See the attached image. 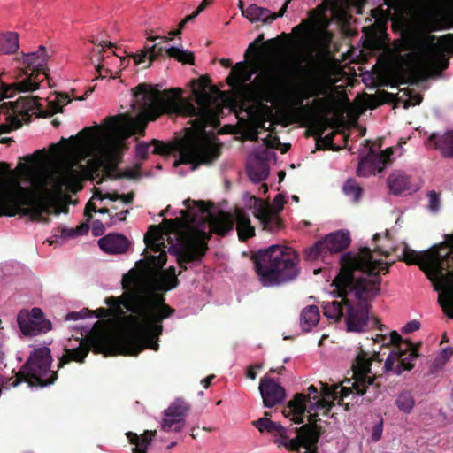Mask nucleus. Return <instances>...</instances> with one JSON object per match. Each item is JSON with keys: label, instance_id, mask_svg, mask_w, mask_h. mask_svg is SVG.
Here are the masks:
<instances>
[{"label": "nucleus", "instance_id": "nucleus-48", "mask_svg": "<svg viewBox=\"0 0 453 453\" xmlns=\"http://www.w3.org/2000/svg\"><path fill=\"white\" fill-rule=\"evenodd\" d=\"M351 394L356 395V390L354 389L353 383L351 384L350 387H347V386H342L341 388L339 387L337 400H339V402L342 401L344 398L348 397Z\"/></svg>", "mask_w": 453, "mask_h": 453}, {"label": "nucleus", "instance_id": "nucleus-62", "mask_svg": "<svg viewBox=\"0 0 453 453\" xmlns=\"http://www.w3.org/2000/svg\"><path fill=\"white\" fill-rule=\"evenodd\" d=\"M430 12H431V8L430 6H428L427 4H425L423 6V15H424V18H428V16L430 15Z\"/></svg>", "mask_w": 453, "mask_h": 453}, {"label": "nucleus", "instance_id": "nucleus-58", "mask_svg": "<svg viewBox=\"0 0 453 453\" xmlns=\"http://www.w3.org/2000/svg\"><path fill=\"white\" fill-rule=\"evenodd\" d=\"M211 0H203V2L199 4L196 9V12L200 14L209 4H211Z\"/></svg>", "mask_w": 453, "mask_h": 453}, {"label": "nucleus", "instance_id": "nucleus-59", "mask_svg": "<svg viewBox=\"0 0 453 453\" xmlns=\"http://www.w3.org/2000/svg\"><path fill=\"white\" fill-rule=\"evenodd\" d=\"M319 311V307L311 303V304H308L305 308H303L302 311L311 312V311Z\"/></svg>", "mask_w": 453, "mask_h": 453}, {"label": "nucleus", "instance_id": "nucleus-2", "mask_svg": "<svg viewBox=\"0 0 453 453\" xmlns=\"http://www.w3.org/2000/svg\"><path fill=\"white\" fill-rule=\"evenodd\" d=\"M172 313H66L65 320H79L85 315L95 322L92 347L105 356H137L145 349L157 350L162 321Z\"/></svg>", "mask_w": 453, "mask_h": 453}, {"label": "nucleus", "instance_id": "nucleus-14", "mask_svg": "<svg viewBox=\"0 0 453 453\" xmlns=\"http://www.w3.org/2000/svg\"><path fill=\"white\" fill-rule=\"evenodd\" d=\"M284 203L285 199L281 194H278L274 197L272 204L254 198V213L265 230L273 232L280 227L281 222L278 214L282 210Z\"/></svg>", "mask_w": 453, "mask_h": 453}, {"label": "nucleus", "instance_id": "nucleus-49", "mask_svg": "<svg viewBox=\"0 0 453 453\" xmlns=\"http://www.w3.org/2000/svg\"><path fill=\"white\" fill-rule=\"evenodd\" d=\"M320 396V391L314 385H311L308 388V394H305V403L309 404L314 399H317Z\"/></svg>", "mask_w": 453, "mask_h": 453}, {"label": "nucleus", "instance_id": "nucleus-53", "mask_svg": "<svg viewBox=\"0 0 453 453\" xmlns=\"http://www.w3.org/2000/svg\"><path fill=\"white\" fill-rule=\"evenodd\" d=\"M199 14L195 12L193 14L187 16L180 24V28L177 31L172 32L171 35H177L180 33V30L185 26V24L192 19H194L196 17H197Z\"/></svg>", "mask_w": 453, "mask_h": 453}, {"label": "nucleus", "instance_id": "nucleus-55", "mask_svg": "<svg viewBox=\"0 0 453 453\" xmlns=\"http://www.w3.org/2000/svg\"><path fill=\"white\" fill-rule=\"evenodd\" d=\"M92 230H93V233H94V234H95V235H99V234H103V233H104V225H103L101 222H99V221H95V222L93 223V228H92Z\"/></svg>", "mask_w": 453, "mask_h": 453}, {"label": "nucleus", "instance_id": "nucleus-39", "mask_svg": "<svg viewBox=\"0 0 453 453\" xmlns=\"http://www.w3.org/2000/svg\"><path fill=\"white\" fill-rule=\"evenodd\" d=\"M184 425V418L172 416H165L161 424V427L162 430H164L165 432L174 431L177 433L182 430Z\"/></svg>", "mask_w": 453, "mask_h": 453}, {"label": "nucleus", "instance_id": "nucleus-37", "mask_svg": "<svg viewBox=\"0 0 453 453\" xmlns=\"http://www.w3.org/2000/svg\"><path fill=\"white\" fill-rule=\"evenodd\" d=\"M189 410L188 403L182 400L173 402L165 411V416H172L183 418Z\"/></svg>", "mask_w": 453, "mask_h": 453}, {"label": "nucleus", "instance_id": "nucleus-4", "mask_svg": "<svg viewBox=\"0 0 453 453\" xmlns=\"http://www.w3.org/2000/svg\"><path fill=\"white\" fill-rule=\"evenodd\" d=\"M18 166L19 176L0 164V216L11 206H26L32 217L46 214V154L37 150Z\"/></svg>", "mask_w": 453, "mask_h": 453}, {"label": "nucleus", "instance_id": "nucleus-60", "mask_svg": "<svg viewBox=\"0 0 453 453\" xmlns=\"http://www.w3.org/2000/svg\"><path fill=\"white\" fill-rule=\"evenodd\" d=\"M388 234H388V231H385V232H384V233H382V234L377 233V234H375L373 235V240H374V241H376V240H378V239H380V238H382V237H383V238H387V239H388Z\"/></svg>", "mask_w": 453, "mask_h": 453}, {"label": "nucleus", "instance_id": "nucleus-33", "mask_svg": "<svg viewBox=\"0 0 453 453\" xmlns=\"http://www.w3.org/2000/svg\"><path fill=\"white\" fill-rule=\"evenodd\" d=\"M371 365L372 361L369 358V354L364 350H360L353 364L355 380H357V378L370 376Z\"/></svg>", "mask_w": 453, "mask_h": 453}, {"label": "nucleus", "instance_id": "nucleus-41", "mask_svg": "<svg viewBox=\"0 0 453 453\" xmlns=\"http://www.w3.org/2000/svg\"><path fill=\"white\" fill-rule=\"evenodd\" d=\"M342 190L354 202H357L362 195V188L352 179L348 180L344 183Z\"/></svg>", "mask_w": 453, "mask_h": 453}, {"label": "nucleus", "instance_id": "nucleus-38", "mask_svg": "<svg viewBox=\"0 0 453 453\" xmlns=\"http://www.w3.org/2000/svg\"><path fill=\"white\" fill-rule=\"evenodd\" d=\"M166 53L169 57L176 58L178 61L192 64L194 61L193 53L178 47H170L166 49Z\"/></svg>", "mask_w": 453, "mask_h": 453}, {"label": "nucleus", "instance_id": "nucleus-26", "mask_svg": "<svg viewBox=\"0 0 453 453\" xmlns=\"http://www.w3.org/2000/svg\"><path fill=\"white\" fill-rule=\"evenodd\" d=\"M79 341V347L67 349L65 348V354L59 358L58 368L64 367L66 364L73 361L77 363H84L85 358L89 353L90 344L83 339H76Z\"/></svg>", "mask_w": 453, "mask_h": 453}, {"label": "nucleus", "instance_id": "nucleus-44", "mask_svg": "<svg viewBox=\"0 0 453 453\" xmlns=\"http://www.w3.org/2000/svg\"><path fill=\"white\" fill-rule=\"evenodd\" d=\"M314 38L316 42L319 44L321 47H326L330 41H331V35L326 30L325 27H318L314 30L313 33Z\"/></svg>", "mask_w": 453, "mask_h": 453}, {"label": "nucleus", "instance_id": "nucleus-50", "mask_svg": "<svg viewBox=\"0 0 453 453\" xmlns=\"http://www.w3.org/2000/svg\"><path fill=\"white\" fill-rule=\"evenodd\" d=\"M383 432V420L380 419L379 423L374 425L372 431V440L373 441H379L381 439Z\"/></svg>", "mask_w": 453, "mask_h": 453}, {"label": "nucleus", "instance_id": "nucleus-7", "mask_svg": "<svg viewBox=\"0 0 453 453\" xmlns=\"http://www.w3.org/2000/svg\"><path fill=\"white\" fill-rule=\"evenodd\" d=\"M256 270L264 286L280 285L298 275V257L289 247L272 245L258 252Z\"/></svg>", "mask_w": 453, "mask_h": 453}, {"label": "nucleus", "instance_id": "nucleus-63", "mask_svg": "<svg viewBox=\"0 0 453 453\" xmlns=\"http://www.w3.org/2000/svg\"><path fill=\"white\" fill-rule=\"evenodd\" d=\"M132 453H148V450H145L144 448L140 449V448L134 447L132 449Z\"/></svg>", "mask_w": 453, "mask_h": 453}, {"label": "nucleus", "instance_id": "nucleus-20", "mask_svg": "<svg viewBox=\"0 0 453 453\" xmlns=\"http://www.w3.org/2000/svg\"><path fill=\"white\" fill-rule=\"evenodd\" d=\"M392 153V149L388 148L380 154L370 155L363 158L359 162L358 167L357 169V175L366 177L381 172L385 168L386 162L390 157Z\"/></svg>", "mask_w": 453, "mask_h": 453}, {"label": "nucleus", "instance_id": "nucleus-19", "mask_svg": "<svg viewBox=\"0 0 453 453\" xmlns=\"http://www.w3.org/2000/svg\"><path fill=\"white\" fill-rule=\"evenodd\" d=\"M252 425L261 433L267 432L274 436H279L280 438L274 441V443L277 444L279 448L284 447L286 449L288 441L292 440L290 435L293 434V428H287L280 423L272 421L267 417H263L253 421Z\"/></svg>", "mask_w": 453, "mask_h": 453}, {"label": "nucleus", "instance_id": "nucleus-21", "mask_svg": "<svg viewBox=\"0 0 453 453\" xmlns=\"http://www.w3.org/2000/svg\"><path fill=\"white\" fill-rule=\"evenodd\" d=\"M257 71V65L255 60L239 62L232 68L231 73L227 78V83L232 88H241L250 81Z\"/></svg>", "mask_w": 453, "mask_h": 453}, {"label": "nucleus", "instance_id": "nucleus-36", "mask_svg": "<svg viewBox=\"0 0 453 453\" xmlns=\"http://www.w3.org/2000/svg\"><path fill=\"white\" fill-rule=\"evenodd\" d=\"M163 50L162 47L157 44H154L151 47L147 48L146 50H142L140 53L133 55V59L135 65H140L145 62L146 58L152 62Z\"/></svg>", "mask_w": 453, "mask_h": 453}, {"label": "nucleus", "instance_id": "nucleus-6", "mask_svg": "<svg viewBox=\"0 0 453 453\" xmlns=\"http://www.w3.org/2000/svg\"><path fill=\"white\" fill-rule=\"evenodd\" d=\"M305 403V394L296 393L283 408L282 414L295 424H303L293 428L296 436L286 444V449L299 453H318V443L324 433L319 425L320 421L317 411H311Z\"/></svg>", "mask_w": 453, "mask_h": 453}, {"label": "nucleus", "instance_id": "nucleus-29", "mask_svg": "<svg viewBox=\"0 0 453 453\" xmlns=\"http://www.w3.org/2000/svg\"><path fill=\"white\" fill-rule=\"evenodd\" d=\"M248 174L253 182H259L266 179L269 174V169L263 159L252 157L249 159Z\"/></svg>", "mask_w": 453, "mask_h": 453}, {"label": "nucleus", "instance_id": "nucleus-35", "mask_svg": "<svg viewBox=\"0 0 453 453\" xmlns=\"http://www.w3.org/2000/svg\"><path fill=\"white\" fill-rule=\"evenodd\" d=\"M395 404L401 411L410 413L415 406V399L411 391H403L396 397Z\"/></svg>", "mask_w": 453, "mask_h": 453}, {"label": "nucleus", "instance_id": "nucleus-45", "mask_svg": "<svg viewBox=\"0 0 453 453\" xmlns=\"http://www.w3.org/2000/svg\"><path fill=\"white\" fill-rule=\"evenodd\" d=\"M426 196L428 199L427 209L433 213L438 212L441 208L440 195L435 191L432 190L429 191Z\"/></svg>", "mask_w": 453, "mask_h": 453}, {"label": "nucleus", "instance_id": "nucleus-25", "mask_svg": "<svg viewBox=\"0 0 453 453\" xmlns=\"http://www.w3.org/2000/svg\"><path fill=\"white\" fill-rule=\"evenodd\" d=\"M100 249L110 254H122L129 246V241L120 234H108L98 241Z\"/></svg>", "mask_w": 453, "mask_h": 453}, {"label": "nucleus", "instance_id": "nucleus-22", "mask_svg": "<svg viewBox=\"0 0 453 453\" xmlns=\"http://www.w3.org/2000/svg\"><path fill=\"white\" fill-rule=\"evenodd\" d=\"M441 65L442 68L447 66V62L434 50H426L418 58V62L410 65V69H418L421 75L429 76Z\"/></svg>", "mask_w": 453, "mask_h": 453}, {"label": "nucleus", "instance_id": "nucleus-61", "mask_svg": "<svg viewBox=\"0 0 453 453\" xmlns=\"http://www.w3.org/2000/svg\"><path fill=\"white\" fill-rule=\"evenodd\" d=\"M114 61L118 62L121 67H126L128 65L127 60L122 58H114Z\"/></svg>", "mask_w": 453, "mask_h": 453}, {"label": "nucleus", "instance_id": "nucleus-24", "mask_svg": "<svg viewBox=\"0 0 453 453\" xmlns=\"http://www.w3.org/2000/svg\"><path fill=\"white\" fill-rule=\"evenodd\" d=\"M378 376H365L357 378L353 382L357 395H365L367 402L371 403L381 394L380 383Z\"/></svg>", "mask_w": 453, "mask_h": 453}, {"label": "nucleus", "instance_id": "nucleus-16", "mask_svg": "<svg viewBox=\"0 0 453 453\" xmlns=\"http://www.w3.org/2000/svg\"><path fill=\"white\" fill-rule=\"evenodd\" d=\"M329 319L337 320L344 318L348 332L363 333L372 329L382 331L383 325L373 313H324Z\"/></svg>", "mask_w": 453, "mask_h": 453}, {"label": "nucleus", "instance_id": "nucleus-10", "mask_svg": "<svg viewBox=\"0 0 453 453\" xmlns=\"http://www.w3.org/2000/svg\"><path fill=\"white\" fill-rule=\"evenodd\" d=\"M51 364L52 357L48 347L35 349L16 373L15 379L9 380V385L17 387L23 381L31 387L51 385L58 379L57 372L50 370Z\"/></svg>", "mask_w": 453, "mask_h": 453}, {"label": "nucleus", "instance_id": "nucleus-28", "mask_svg": "<svg viewBox=\"0 0 453 453\" xmlns=\"http://www.w3.org/2000/svg\"><path fill=\"white\" fill-rule=\"evenodd\" d=\"M234 218L236 221V230L240 240H246L254 236L255 228L251 226L247 213L241 209H236Z\"/></svg>", "mask_w": 453, "mask_h": 453}, {"label": "nucleus", "instance_id": "nucleus-54", "mask_svg": "<svg viewBox=\"0 0 453 453\" xmlns=\"http://www.w3.org/2000/svg\"><path fill=\"white\" fill-rule=\"evenodd\" d=\"M262 365L258 364L250 365L247 370V377L250 380H255L257 377L256 369H260Z\"/></svg>", "mask_w": 453, "mask_h": 453}, {"label": "nucleus", "instance_id": "nucleus-31", "mask_svg": "<svg viewBox=\"0 0 453 453\" xmlns=\"http://www.w3.org/2000/svg\"><path fill=\"white\" fill-rule=\"evenodd\" d=\"M429 142L440 150L446 157H453V131H449L442 135L434 134L429 138Z\"/></svg>", "mask_w": 453, "mask_h": 453}, {"label": "nucleus", "instance_id": "nucleus-47", "mask_svg": "<svg viewBox=\"0 0 453 453\" xmlns=\"http://www.w3.org/2000/svg\"><path fill=\"white\" fill-rule=\"evenodd\" d=\"M88 225L86 223L81 224L76 228L64 230V234L68 237H74L77 235H82L88 232Z\"/></svg>", "mask_w": 453, "mask_h": 453}, {"label": "nucleus", "instance_id": "nucleus-15", "mask_svg": "<svg viewBox=\"0 0 453 453\" xmlns=\"http://www.w3.org/2000/svg\"><path fill=\"white\" fill-rule=\"evenodd\" d=\"M349 233L339 230L327 234L324 240L318 242L313 247L307 250L310 259H317L321 255L327 253H337L344 250L349 244Z\"/></svg>", "mask_w": 453, "mask_h": 453}, {"label": "nucleus", "instance_id": "nucleus-56", "mask_svg": "<svg viewBox=\"0 0 453 453\" xmlns=\"http://www.w3.org/2000/svg\"><path fill=\"white\" fill-rule=\"evenodd\" d=\"M257 48L255 46V42L254 43H250L246 50V54H245V57L246 58H249L250 55H257Z\"/></svg>", "mask_w": 453, "mask_h": 453}, {"label": "nucleus", "instance_id": "nucleus-12", "mask_svg": "<svg viewBox=\"0 0 453 453\" xmlns=\"http://www.w3.org/2000/svg\"><path fill=\"white\" fill-rule=\"evenodd\" d=\"M389 342L394 346V349L385 361V369L393 371L397 375L404 371H411L415 365L414 361L419 356L421 343L414 344L409 339L403 340L396 331L390 333Z\"/></svg>", "mask_w": 453, "mask_h": 453}, {"label": "nucleus", "instance_id": "nucleus-42", "mask_svg": "<svg viewBox=\"0 0 453 453\" xmlns=\"http://www.w3.org/2000/svg\"><path fill=\"white\" fill-rule=\"evenodd\" d=\"M334 403L326 399V397L319 396L308 404L311 411H322V414L326 416L329 414Z\"/></svg>", "mask_w": 453, "mask_h": 453}, {"label": "nucleus", "instance_id": "nucleus-52", "mask_svg": "<svg viewBox=\"0 0 453 453\" xmlns=\"http://www.w3.org/2000/svg\"><path fill=\"white\" fill-rule=\"evenodd\" d=\"M453 356V348L446 347L440 352L439 358L442 361V363H446L449 360V358Z\"/></svg>", "mask_w": 453, "mask_h": 453}, {"label": "nucleus", "instance_id": "nucleus-30", "mask_svg": "<svg viewBox=\"0 0 453 453\" xmlns=\"http://www.w3.org/2000/svg\"><path fill=\"white\" fill-rule=\"evenodd\" d=\"M19 49V35L15 31L0 32V55H12Z\"/></svg>", "mask_w": 453, "mask_h": 453}, {"label": "nucleus", "instance_id": "nucleus-23", "mask_svg": "<svg viewBox=\"0 0 453 453\" xmlns=\"http://www.w3.org/2000/svg\"><path fill=\"white\" fill-rule=\"evenodd\" d=\"M289 1L290 0H288V2L285 3L278 14H275L268 9L260 7L255 4L249 5L247 9L243 10L242 4L240 3L239 7L242 10V16L247 18L250 22L271 23L275 20L277 17L283 16Z\"/></svg>", "mask_w": 453, "mask_h": 453}, {"label": "nucleus", "instance_id": "nucleus-27", "mask_svg": "<svg viewBox=\"0 0 453 453\" xmlns=\"http://www.w3.org/2000/svg\"><path fill=\"white\" fill-rule=\"evenodd\" d=\"M387 184L390 192L395 195H400L415 189L411 176L401 170L392 172L388 177Z\"/></svg>", "mask_w": 453, "mask_h": 453}, {"label": "nucleus", "instance_id": "nucleus-18", "mask_svg": "<svg viewBox=\"0 0 453 453\" xmlns=\"http://www.w3.org/2000/svg\"><path fill=\"white\" fill-rule=\"evenodd\" d=\"M259 391L263 399V403L267 408H272L281 403L286 396L283 387L277 383L273 379L265 376L260 380Z\"/></svg>", "mask_w": 453, "mask_h": 453}, {"label": "nucleus", "instance_id": "nucleus-40", "mask_svg": "<svg viewBox=\"0 0 453 453\" xmlns=\"http://www.w3.org/2000/svg\"><path fill=\"white\" fill-rule=\"evenodd\" d=\"M320 313H300V326L305 333L310 332L317 326L320 319Z\"/></svg>", "mask_w": 453, "mask_h": 453}, {"label": "nucleus", "instance_id": "nucleus-32", "mask_svg": "<svg viewBox=\"0 0 453 453\" xmlns=\"http://www.w3.org/2000/svg\"><path fill=\"white\" fill-rule=\"evenodd\" d=\"M168 151V147L157 140L150 142H140L136 146V157L140 159H145L150 153L166 154Z\"/></svg>", "mask_w": 453, "mask_h": 453}, {"label": "nucleus", "instance_id": "nucleus-8", "mask_svg": "<svg viewBox=\"0 0 453 453\" xmlns=\"http://www.w3.org/2000/svg\"><path fill=\"white\" fill-rule=\"evenodd\" d=\"M41 99L36 97H19L15 102L0 103V134L9 133L20 127L21 120L27 115H53L61 111L64 105L70 102L66 95L58 94L47 100L48 109H42Z\"/></svg>", "mask_w": 453, "mask_h": 453}, {"label": "nucleus", "instance_id": "nucleus-9", "mask_svg": "<svg viewBox=\"0 0 453 453\" xmlns=\"http://www.w3.org/2000/svg\"><path fill=\"white\" fill-rule=\"evenodd\" d=\"M52 50L47 49L43 45H40L38 49L33 52L23 53L20 57L14 60L19 66L31 70L30 73H25L26 77L13 84L12 86L4 87L1 89V97L9 98L13 96V92L18 90L20 92H32L39 88L40 82L46 77V65L52 56Z\"/></svg>", "mask_w": 453, "mask_h": 453}, {"label": "nucleus", "instance_id": "nucleus-57", "mask_svg": "<svg viewBox=\"0 0 453 453\" xmlns=\"http://www.w3.org/2000/svg\"><path fill=\"white\" fill-rule=\"evenodd\" d=\"M215 378V375L211 374V375H209L207 376L205 379L202 380L201 383L202 385L205 388H208L211 384V381L212 380Z\"/></svg>", "mask_w": 453, "mask_h": 453}, {"label": "nucleus", "instance_id": "nucleus-34", "mask_svg": "<svg viewBox=\"0 0 453 453\" xmlns=\"http://www.w3.org/2000/svg\"><path fill=\"white\" fill-rule=\"evenodd\" d=\"M156 434V430H145L144 433L140 436L134 432H127L126 436L128 439L130 444L135 445V447L140 449L144 448L145 450H148V448Z\"/></svg>", "mask_w": 453, "mask_h": 453}, {"label": "nucleus", "instance_id": "nucleus-17", "mask_svg": "<svg viewBox=\"0 0 453 453\" xmlns=\"http://www.w3.org/2000/svg\"><path fill=\"white\" fill-rule=\"evenodd\" d=\"M17 322L23 336L34 337L52 329V323L44 313H18Z\"/></svg>", "mask_w": 453, "mask_h": 453}, {"label": "nucleus", "instance_id": "nucleus-64", "mask_svg": "<svg viewBox=\"0 0 453 453\" xmlns=\"http://www.w3.org/2000/svg\"><path fill=\"white\" fill-rule=\"evenodd\" d=\"M149 39H150V40H151V41H155V40H157V39H160V40H162L163 42H167V41L171 40V37H160V36H156V37H150Z\"/></svg>", "mask_w": 453, "mask_h": 453}, {"label": "nucleus", "instance_id": "nucleus-11", "mask_svg": "<svg viewBox=\"0 0 453 453\" xmlns=\"http://www.w3.org/2000/svg\"><path fill=\"white\" fill-rule=\"evenodd\" d=\"M133 201V195H119L117 193H103L102 190H96L85 207V216L89 220L92 212L108 213L109 221L106 225L111 226L118 222L124 221L128 213V210L120 209Z\"/></svg>", "mask_w": 453, "mask_h": 453}, {"label": "nucleus", "instance_id": "nucleus-46", "mask_svg": "<svg viewBox=\"0 0 453 453\" xmlns=\"http://www.w3.org/2000/svg\"><path fill=\"white\" fill-rule=\"evenodd\" d=\"M321 388H320V396H323V397H328V398H333V400H337L338 399V388H339V386L337 385H334V386H329L327 383H324V382H319Z\"/></svg>", "mask_w": 453, "mask_h": 453}, {"label": "nucleus", "instance_id": "nucleus-13", "mask_svg": "<svg viewBox=\"0 0 453 453\" xmlns=\"http://www.w3.org/2000/svg\"><path fill=\"white\" fill-rule=\"evenodd\" d=\"M257 100L272 104H280L282 100L283 80L274 69L261 72L250 84Z\"/></svg>", "mask_w": 453, "mask_h": 453}, {"label": "nucleus", "instance_id": "nucleus-5", "mask_svg": "<svg viewBox=\"0 0 453 453\" xmlns=\"http://www.w3.org/2000/svg\"><path fill=\"white\" fill-rule=\"evenodd\" d=\"M395 250L408 265H419L438 292V302L443 311H453V234L424 252L411 249L405 242L397 245Z\"/></svg>", "mask_w": 453, "mask_h": 453}, {"label": "nucleus", "instance_id": "nucleus-51", "mask_svg": "<svg viewBox=\"0 0 453 453\" xmlns=\"http://www.w3.org/2000/svg\"><path fill=\"white\" fill-rule=\"evenodd\" d=\"M420 328V323L419 321L418 320H411L410 322H408L407 324H405L403 327H402V333L403 334H411L414 331H417Z\"/></svg>", "mask_w": 453, "mask_h": 453}, {"label": "nucleus", "instance_id": "nucleus-43", "mask_svg": "<svg viewBox=\"0 0 453 453\" xmlns=\"http://www.w3.org/2000/svg\"><path fill=\"white\" fill-rule=\"evenodd\" d=\"M398 100L403 102V108H408L409 106L419 104L422 98L419 95L411 90H403L402 94L398 96Z\"/></svg>", "mask_w": 453, "mask_h": 453}, {"label": "nucleus", "instance_id": "nucleus-3", "mask_svg": "<svg viewBox=\"0 0 453 453\" xmlns=\"http://www.w3.org/2000/svg\"><path fill=\"white\" fill-rule=\"evenodd\" d=\"M388 251L364 248L357 255L348 259L334 284L340 294L331 300L324 301V311H369L372 302L379 291L378 274L388 272L389 263L384 258Z\"/></svg>", "mask_w": 453, "mask_h": 453}, {"label": "nucleus", "instance_id": "nucleus-1", "mask_svg": "<svg viewBox=\"0 0 453 453\" xmlns=\"http://www.w3.org/2000/svg\"><path fill=\"white\" fill-rule=\"evenodd\" d=\"M186 210L181 219L165 220L164 227L150 226L144 242L150 254L138 261L122 278L124 293L119 297H109L105 303L109 310L99 308L94 311H174L164 300V293L177 287L178 279L173 266L161 270L166 261L165 249L171 251V234L177 242L180 265L201 257L206 250L205 240L211 232L224 235L233 228V219L223 212L214 215L203 202H184ZM81 311H93L88 308Z\"/></svg>", "mask_w": 453, "mask_h": 453}]
</instances>
